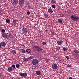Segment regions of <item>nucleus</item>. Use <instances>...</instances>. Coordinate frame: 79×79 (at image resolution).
Listing matches in <instances>:
<instances>
[{"label": "nucleus", "mask_w": 79, "mask_h": 79, "mask_svg": "<svg viewBox=\"0 0 79 79\" xmlns=\"http://www.w3.org/2000/svg\"><path fill=\"white\" fill-rule=\"evenodd\" d=\"M70 18L72 20L74 21H77L79 19V17L77 16L76 15H72Z\"/></svg>", "instance_id": "obj_1"}, {"label": "nucleus", "mask_w": 79, "mask_h": 79, "mask_svg": "<svg viewBox=\"0 0 79 79\" xmlns=\"http://www.w3.org/2000/svg\"><path fill=\"white\" fill-rule=\"evenodd\" d=\"M33 49L36 52H40L42 50V48L40 47L39 46H34Z\"/></svg>", "instance_id": "obj_2"}, {"label": "nucleus", "mask_w": 79, "mask_h": 79, "mask_svg": "<svg viewBox=\"0 0 79 79\" xmlns=\"http://www.w3.org/2000/svg\"><path fill=\"white\" fill-rule=\"evenodd\" d=\"M39 60L35 59L32 60V63L33 65H37L39 64Z\"/></svg>", "instance_id": "obj_3"}, {"label": "nucleus", "mask_w": 79, "mask_h": 79, "mask_svg": "<svg viewBox=\"0 0 79 79\" xmlns=\"http://www.w3.org/2000/svg\"><path fill=\"white\" fill-rule=\"evenodd\" d=\"M34 58V57L33 56H31L30 57L27 58H25L23 59V61H29V60H32Z\"/></svg>", "instance_id": "obj_4"}, {"label": "nucleus", "mask_w": 79, "mask_h": 79, "mask_svg": "<svg viewBox=\"0 0 79 79\" xmlns=\"http://www.w3.org/2000/svg\"><path fill=\"white\" fill-rule=\"evenodd\" d=\"M24 2H25V0H19V5L20 6H23V4H24Z\"/></svg>", "instance_id": "obj_5"}, {"label": "nucleus", "mask_w": 79, "mask_h": 79, "mask_svg": "<svg viewBox=\"0 0 79 79\" xmlns=\"http://www.w3.org/2000/svg\"><path fill=\"white\" fill-rule=\"evenodd\" d=\"M22 30V32L23 33V34H26L28 32V30L27 29V28H25L24 27H23Z\"/></svg>", "instance_id": "obj_6"}, {"label": "nucleus", "mask_w": 79, "mask_h": 79, "mask_svg": "<svg viewBox=\"0 0 79 79\" xmlns=\"http://www.w3.org/2000/svg\"><path fill=\"white\" fill-rule=\"evenodd\" d=\"M19 74L21 77H27V74L26 73H20Z\"/></svg>", "instance_id": "obj_7"}, {"label": "nucleus", "mask_w": 79, "mask_h": 79, "mask_svg": "<svg viewBox=\"0 0 79 79\" xmlns=\"http://www.w3.org/2000/svg\"><path fill=\"white\" fill-rule=\"evenodd\" d=\"M58 67V65L57 64H53L52 65V68L53 69L56 70L57 69V68Z\"/></svg>", "instance_id": "obj_8"}, {"label": "nucleus", "mask_w": 79, "mask_h": 79, "mask_svg": "<svg viewBox=\"0 0 79 79\" xmlns=\"http://www.w3.org/2000/svg\"><path fill=\"white\" fill-rule=\"evenodd\" d=\"M63 42L62 40H59L57 41V43L59 45L62 44Z\"/></svg>", "instance_id": "obj_9"}, {"label": "nucleus", "mask_w": 79, "mask_h": 79, "mask_svg": "<svg viewBox=\"0 0 79 79\" xmlns=\"http://www.w3.org/2000/svg\"><path fill=\"white\" fill-rule=\"evenodd\" d=\"M1 46L3 47H5L6 45V43L4 42H2L1 43Z\"/></svg>", "instance_id": "obj_10"}, {"label": "nucleus", "mask_w": 79, "mask_h": 79, "mask_svg": "<svg viewBox=\"0 0 79 79\" xmlns=\"http://www.w3.org/2000/svg\"><path fill=\"white\" fill-rule=\"evenodd\" d=\"M48 12L49 13H50V14H52V13H53V10L52 9V8H49L48 10Z\"/></svg>", "instance_id": "obj_11"}, {"label": "nucleus", "mask_w": 79, "mask_h": 79, "mask_svg": "<svg viewBox=\"0 0 79 79\" xmlns=\"http://www.w3.org/2000/svg\"><path fill=\"white\" fill-rule=\"evenodd\" d=\"M7 70L9 72H11L13 71V68L11 67H10Z\"/></svg>", "instance_id": "obj_12"}, {"label": "nucleus", "mask_w": 79, "mask_h": 79, "mask_svg": "<svg viewBox=\"0 0 79 79\" xmlns=\"http://www.w3.org/2000/svg\"><path fill=\"white\" fill-rule=\"evenodd\" d=\"M13 3L15 4L16 5L18 4V0H13Z\"/></svg>", "instance_id": "obj_13"}, {"label": "nucleus", "mask_w": 79, "mask_h": 79, "mask_svg": "<svg viewBox=\"0 0 79 79\" xmlns=\"http://www.w3.org/2000/svg\"><path fill=\"white\" fill-rule=\"evenodd\" d=\"M41 73L40 71V70L36 71V74L37 75H40Z\"/></svg>", "instance_id": "obj_14"}, {"label": "nucleus", "mask_w": 79, "mask_h": 79, "mask_svg": "<svg viewBox=\"0 0 79 79\" xmlns=\"http://www.w3.org/2000/svg\"><path fill=\"white\" fill-rule=\"evenodd\" d=\"M12 24L14 26H16V25L17 24V23H16V21L15 20H13Z\"/></svg>", "instance_id": "obj_15"}, {"label": "nucleus", "mask_w": 79, "mask_h": 79, "mask_svg": "<svg viewBox=\"0 0 79 79\" xmlns=\"http://www.w3.org/2000/svg\"><path fill=\"white\" fill-rule=\"evenodd\" d=\"M51 3H52V4H56V0H51Z\"/></svg>", "instance_id": "obj_16"}, {"label": "nucleus", "mask_w": 79, "mask_h": 79, "mask_svg": "<svg viewBox=\"0 0 79 79\" xmlns=\"http://www.w3.org/2000/svg\"><path fill=\"white\" fill-rule=\"evenodd\" d=\"M20 51L22 53H24L26 52V50L22 49H20Z\"/></svg>", "instance_id": "obj_17"}, {"label": "nucleus", "mask_w": 79, "mask_h": 79, "mask_svg": "<svg viewBox=\"0 0 79 79\" xmlns=\"http://www.w3.org/2000/svg\"><path fill=\"white\" fill-rule=\"evenodd\" d=\"M11 52H12V53H13L14 55H16V52L15 50H12L11 51Z\"/></svg>", "instance_id": "obj_18"}, {"label": "nucleus", "mask_w": 79, "mask_h": 79, "mask_svg": "<svg viewBox=\"0 0 79 79\" xmlns=\"http://www.w3.org/2000/svg\"><path fill=\"white\" fill-rule=\"evenodd\" d=\"M44 16L45 17V18H48V15L47 14L45 13L44 14Z\"/></svg>", "instance_id": "obj_19"}, {"label": "nucleus", "mask_w": 79, "mask_h": 79, "mask_svg": "<svg viewBox=\"0 0 79 79\" xmlns=\"http://www.w3.org/2000/svg\"><path fill=\"white\" fill-rule=\"evenodd\" d=\"M74 52L75 53H76V54H78L79 53V52L77 50L75 49V50H74Z\"/></svg>", "instance_id": "obj_20"}, {"label": "nucleus", "mask_w": 79, "mask_h": 79, "mask_svg": "<svg viewBox=\"0 0 79 79\" xmlns=\"http://www.w3.org/2000/svg\"><path fill=\"white\" fill-rule=\"evenodd\" d=\"M6 38H7V39H10V34H9V35H6Z\"/></svg>", "instance_id": "obj_21"}, {"label": "nucleus", "mask_w": 79, "mask_h": 79, "mask_svg": "<svg viewBox=\"0 0 79 79\" xmlns=\"http://www.w3.org/2000/svg\"><path fill=\"white\" fill-rule=\"evenodd\" d=\"M6 21L7 23H10V20L9 19H7L6 20Z\"/></svg>", "instance_id": "obj_22"}, {"label": "nucleus", "mask_w": 79, "mask_h": 79, "mask_svg": "<svg viewBox=\"0 0 79 79\" xmlns=\"http://www.w3.org/2000/svg\"><path fill=\"white\" fill-rule=\"evenodd\" d=\"M10 39H13L14 37H13V35H11V34H10Z\"/></svg>", "instance_id": "obj_23"}, {"label": "nucleus", "mask_w": 79, "mask_h": 79, "mask_svg": "<svg viewBox=\"0 0 79 79\" xmlns=\"http://www.w3.org/2000/svg\"><path fill=\"white\" fill-rule=\"evenodd\" d=\"M58 21L60 23H62L63 22V20L60 19H59Z\"/></svg>", "instance_id": "obj_24"}, {"label": "nucleus", "mask_w": 79, "mask_h": 79, "mask_svg": "<svg viewBox=\"0 0 79 79\" xmlns=\"http://www.w3.org/2000/svg\"><path fill=\"white\" fill-rule=\"evenodd\" d=\"M16 67L17 68H19L20 67V65L19 64H17L16 65Z\"/></svg>", "instance_id": "obj_25"}, {"label": "nucleus", "mask_w": 79, "mask_h": 79, "mask_svg": "<svg viewBox=\"0 0 79 79\" xmlns=\"http://www.w3.org/2000/svg\"><path fill=\"white\" fill-rule=\"evenodd\" d=\"M30 52H31V50H30L29 49H28L26 50V52L27 53H30Z\"/></svg>", "instance_id": "obj_26"}, {"label": "nucleus", "mask_w": 79, "mask_h": 79, "mask_svg": "<svg viewBox=\"0 0 79 79\" xmlns=\"http://www.w3.org/2000/svg\"><path fill=\"white\" fill-rule=\"evenodd\" d=\"M56 48H57L59 50H60V49H61V47L59 45L57 46L56 47Z\"/></svg>", "instance_id": "obj_27"}, {"label": "nucleus", "mask_w": 79, "mask_h": 79, "mask_svg": "<svg viewBox=\"0 0 79 79\" xmlns=\"http://www.w3.org/2000/svg\"><path fill=\"white\" fill-rule=\"evenodd\" d=\"M11 67L13 68H15V65L14 64L12 65Z\"/></svg>", "instance_id": "obj_28"}, {"label": "nucleus", "mask_w": 79, "mask_h": 79, "mask_svg": "<svg viewBox=\"0 0 79 79\" xmlns=\"http://www.w3.org/2000/svg\"><path fill=\"white\" fill-rule=\"evenodd\" d=\"M71 66H71L69 64H68L67 65V68H71Z\"/></svg>", "instance_id": "obj_29"}, {"label": "nucleus", "mask_w": 79, "mask_h": 79, "mask_svg": "<svg viewBox=\"0 0 79 79\" xmlns=\"http://www.w3.org/2000/svg\"><path fill=\"white\" fill-rule=\"evenodd\" d=\"M42 44L43 45H45L46 44V42H43L42 43Z\"/></svg>", "instance_id": "obj_30"}, {"label": "nucleus", "mask_w": 79, "mask_h": 79, "mask_svg": "<svg viewBox=\"0 0 79 79\" xmlns=\"http://www.w3.org/2000/svg\"><path fill=\"white\" fill-rule=\"evenodd\" d=\"M28 8H32V6H31V5L29 4L28 5Z\"/></svg>", "instance_id": "obj_31"}, {"label": "nucleus", "mask_w": 79, "mask_h": 79, "mask_svg": "<svg viewBox=\"0 0 79 79\" xmlns=\"http://www.w3.org/2000/svg\"><path fill=\"white\" fill-rule=\"evenodd\" d=\"M52 8H55V6L54 5H52Z\"/></svg>", "instance_id": "obj_32"}, {"label": "nucleus", "mask_w": 79, "mask_h": 79, "mask_svg": "<svg viewBox=\"0 0 79 79\" xmlns=\"http://www.w3.org/2000/svg\"><path fill=\"white\" fill-rule=\"evenodd\" d=\"M63 49L64 51H67V49L66 48H63Z\"/></svg>", "instance_id": "obj_33"}, {"label": "nucleus", "mask_w": 79, "mask_h": 79, "mask_svg": "<svg viewBox=\"0 0 79 79\" xmlns=\"http://www.w3.org/2000/svg\"><path fill=\"white\" fill-rule=\"evenodd\" d=\"M2 37H6V35H5V34H2Z\"/></svg>", "instance_id": "obj_34"}, {"label": "nucleus", "mask_w": 79, "mask_h": 79, "mask_svg": "<svg viewBox=\"0 0 79 79\" xmlns=\"http://www.w3.org/2000/svg\"><path fill=\"white\" fill-rule=\"evenodd\" d=\"M65 58H67V60H69V57L67 56H65Z\"/></svg>", "instance_id": "obj_35"}, {"label": "nucleus", "mask_w": 79, "mask_h": 79, "mask_svg": "<svg viewBox=\"0 0 79 79\" xmlns=\"http://www.w3.org/2000/svg\"><path fill=\"white\" fill-rule=\"evenodd\" d=\"M2 32H5V30L3 29H2Z\"/></svg>", "instance_id": "obj_36"}, {"label": "nucleus", "mask_w": 79, "mask_h": 79, "mask_svg": "<svg viewBox=\"0 0 79 79\" xmlns=\"http://www.w3.org/2000/svg\"><path fill=\"white\" fill-rule=\"evenodd\" d=\"M27 14L28 15H30V12H29V11H28V12H27Z\"/></svg>", "instance_id": "obj_37"}, {"label": "nucleus", "mask_w": 79, "mask_h": 79, "mask_svg": "<svg viewBox=\"0 0 79 79\" xmlns=\"http://www.w3.org/2000/svg\"><path fill=\"white\" fill-rule=\"evenodd\" d=\"M51 32L52 35H53V34H55V32H53L52 31H51Z\"/></svg>", "instance_id": "obj_38"}, {"label": "nucleus", "mask_w": 79, "mask_h": 79, "mask_svg": "<svg viewBox=\"0 0 79 79\" xmlns=\"http://www.w3.org/2000/svg\"><path fill=\"white\" fill-rule=\"evenodd\" d=\"M56 51H58V50H59V49L58 48H56Z\"/></svg>", "instance_id": "obj_39"}, {"label": "nucleus", "mask_w": 79, "mask_h": 79, "mask_svg": "<svg viewBox=\"0 0 79 79\" xmlns=\"http://www.w3.org/2000/svg\"><path fill=\"white\" fill-rule=\"evenodd\" d=\"M0 48H2V44H1V43H0Z\"/></svg>", "instance_id": "obj_40"}, {"label": "nucleus", "mask_w": 79, "mask_h": 79, "mask_svg": "<svg viewBox=\"0 0 79 79\" xmlns=\"http://www.w3.org/2000/svg\"><path fill=\"white\" fill-rule=\"evenodd\" d=\"M69 79H73V78L72 77H69Z\"/></svg>", "instance_id": "obj_41"}, {"label": "nucleus", "mask_w": 79, "mask_h": 79, "mask_svg": "<svg viewBox=\"0 0 79 79\" xmlns=\"http://www.w3.org/2000/svg\"><path fill=\"white\" fill-rule=\"evenodd\" d=\"M0 77H1V74H0Z\"/></svg>", "instance_id": "obj_42"}]
</instances>
